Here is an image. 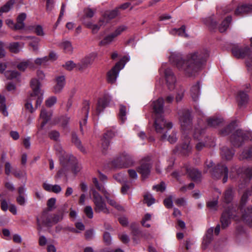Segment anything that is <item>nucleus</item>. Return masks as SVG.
I'll list each match as a JSON object with an SVG mask.
<instances>
[{
    "mask_svg": "<svg viewBox=\"0 0 252 252\" xmlns=\"http://www.w3.org/2000/svg\"><path fill=\"white\" fill-rule=\"evenodd\" d=\"M208 56V52L196 51L188 54L185 59L176 52H171L169 57V61L174 63L177 68L183 71L187 76H191L202 68Z\"/></svg>",
    "mask_w": 252,
    "mask_h": 252,
    "instance_id": "f257e3e1",
    "label": "nucleus"
},
{
    "mask_svg": "<svg viewBox=\"0 0 252 252\" xmlns=\"http://www.w3.org/2000/svg\"><path fill=\"white\" fill-rule=\"evenodd\" d=\"M180 115L181 130L185 140L181 146L177 147V150L183 155H186L191 150V146L189 145V138L187 135L191 128L190 115L188 111H185Z\"/></svg>",
    "mask_w": 252,
    "mask_h": 252,
    "instance_id": "f03ea898",
    "label": "nucleus"
},
{
    "mask_svg": "<svg viewBox=\"0 0 252 252\" xmlns=\"http://www.w3.org/2000/svg\"><path fill=\"white\" fill-rule=\"evenodd\" d=\"M173 126L172 123L165 120L162 116H157L155 121V130L160 136L162 140H167L170 143L176 142L177 137L176 132L173 131L169 135H167L169 130Z\"/></svg>",
    "mask_w": 252,
    "mask_h": 252,
    "instance_id": "7ed1b4c3",
    "label": "nucleus"
},
{
    "mask_svg": "<svg viewBox=\"0 0 252 252\" xmlns=\"http://www.w3.org/2000/svg\"><path fill=\"white\" fill-rule=\"evenodd\" d=\"M159 72L160 73H164L166 84L169 90L172 91L175 88L177 89L176 100L177 102L181 101L184 96V89L180 87H178L176 84V77L171 69L166 68V64H164L160 68Z\"/></svg>",
    "mask_w": 252,
    "mask_h": 252,
    "instance_id": "20e7f679",
    "label": "nucleus"
},
{
    "mask_svg": "<svg viewBox=\"0 0 252 252\" xmlns=\"http://www.w3.org/2000/svg\"><path fill=\"white\" fill-rule=\"evenodd\" d=\"M40 83L38 80L35 78L32 79L31 81V87L32 90V93L30 94V97L28 98L27 102L25 104L26 108L30 112L34 111L32 100H36V107L40 106L43 99V91L40 89Z\"/></svg>",
    "mask_w": 252,
    "mask_h": 252,
    "instance_id": "39448f33",
    "label": "nucleus"
},
{
    "mask_svg": "<svg viewBox=\"0 0 252 252\" xmlns=\"http://www.w3.org/2000/svg\"><path fill=\"white\" fill-rule=\"evenodd\" d=\"M232 54L237 58H247L246 65L249 71L252 72V51L248 46L245 47L234 45L232 49Z\"/></svg>",
    "mask_w": 252,
    "mask_h": 252,
    "instance_id": "423d86ee",
    "label": "nucleus"
},
{
    "mask_svg": "<svg viewBox=\"0 0 252 252\" xmlns=\"http://www.w3.org/2000/svg\"><path fill=\"white\" fill-rule=\"evenodd\" d=\"M236 210L232 205H229L221 215L220 222L221 227L225 229L231 223V219L237 222L240 221L239 216L236 212Z\"/></svg>",
    "mask_w": 252,
    "mask_h": 252,
    "instance_id": "0eeeda50",
    "label": "nucleus"
},
{
    "mask_svg": "<svg viewBox=\"0 0 252 252\" xmlns=\"http://www.w3.org/2000/svg\"><path fill=\"white\" fill-rule=\"evenodd\" d=\"M93 194V201L94 204V209L96 213L103 212L105 214L110 213V210L102 196L95 189H92Z\"/></svg>",
    "mask_w": 252,
    "mask_h": 252,
    "instance_id": "6e6552de",
    "label": "nucleus"
},
{
    "mask_svg": "<svg viewBox=\"0 0 252 252\" xmlns=\"http://www.w3.org/2000/svg\"><path fill=\"white\" fill-rule=\"evenodd\" d=\"M247 138L252 140V131L244 132L237 130L232 136L231 142L234 146L239 147Z\"/></svg>",
    "mask_w": 252,
    "mask_h": 252,
    "instance_id": "1a4fd4ad",
    "label": "nucleus"
},
{
    "mask_svg": "<svg viewBox=\"0 0 252 252\" xmlns=\"http://www.w3.org/2000/svg\"><path fill=\"white\" fill-rule=\"evenodd\" d=\"M240 209L241 213L240 221H243L247 226L252 227V206L241 207Z\"/></svg>",
    "mask_w": 252,
    "mask_h": 252,
    "instance_id": "9d476101",
    "label": "nucleus"
},
{
    "mask_svg": "<svg viewBox=\"0 0 252 252\" xmlns=\"http://www.w3.org/2000/svg\"><path fill=\"white\" fill-rule=\"evenodd\" d=\"M213 177L215 179H220L223 176V183H225L228 179V169L225 165L220 164L218 165L214 173H212Z\"/></svg>",
    "mask_w": 252,
    "mask_h": 252,
    "instance_id": "9b49d317",
    "label": "nucleus"
},
{
    "mask_svg": "<svg viewBox=\"0 0 252 252\" xmlns=\"http://www.w3.org/2000/svg\"><path fill=\"white\" fill-rule=\"evenodd\" d=\"M96 55L95 53H91L83 58L81 61L77 63V69L82 71L91 65L94 60Z\"/></svg>",
    "mask_w": 252,
    "mask_h": 252,
    "instance_id": "f8f14e48",
    "label": "nucleus"
},
{
    "mask_svg": "<svg viewBox=\"0 0 252 252\" xmlns=\"http://www.w3.org/2000/svg\"><path fill=\"white\" fill-rule=\"evenodd\" d=\"M130 160V156L126 153H124L120 158L113 161L112 164L115 167L121 168L128 166Z\"/></svg>",
    "mask_w": 252,
    "mask_h": 252,
    "instance_id": "ddd939ff",
    "label": "nucleus"
},
{
    "mask_svg": "<svg viewBox=\"0 0 252 252\" xmlns=\"http://www.w3.org/2000/svg\"><path fill=\"white\" fill-rule=\"evenodd\" d=\"M151 168V163L150 158H148L142 160L141 165L138 167L137 170L143 177L146 178L149 175Z\"/></svg>",
    "mask_w": 252,
    "mask_h": 252,
    "instance_id": "4468645a",
    "label": "nucleus"
},
{
    "mask_svg": "<svg viewBox=\"0 0 252 252\" xmlns=\"http://www.w3.org/2000/svg\"><path fill=\"white\" fill-rule=\"evenodd\" d=\"M121 63H117L115 66L108 72L107 79L109 82L113 83H114L118 76L119 71L123 69L125 64H122L120 66Z\"/></svg>",
    "mask_w": 252,
    "mask_h": 252,
    "instance_id": "2eb2a0df",
    "label": "nucleus"
},
{
    "mask_svg": "<svg viewBox=\"0 0 252 252\" xmlns=\"http://www.w3.org/2000/svg\"><path fill=\"white\" fill-rule=\"evenodd\" d=\"M252 11V4L240 3L235 10L234 14L237 16H242Z\"/></svg>",
    "mask_w": 252,
    "mask_h": 252,
    "instance_id": "dca6fc26",
    "label": "nucleus"
},
{
    "mask_svg": "<svg viewBox=\"0 0 252 252\" xmlns=\"http://www.w3.org/2000/svg\"><path fill=\"white\" fill-rule=\"evenodd\" d=\"M111 100V97L107 94L99 98L97 101L96 111L97 114L100 113L107 107Z\"/></svg>",
    "mask_w": 252,
    "mask_h": 252,
    "instance_id": "f3484780",
    "label": "nucleus"
},
{
    "mask_svg": "<svg viewBox=\"0 0 252 252\" xmlns=\"http://www.w3.org/2000/svg\"><path fill=\"white\" fill-rule=\"evenodd\" d=\"M52 115L51 112H47L44 108L41 109L39 119L40 122L39 129H42L44 127L45 124L50 120Z\"/></svg>",
    "mask_w": 252,
    "mask_h": 252,
    "instance_id": "a211bd4d",
    "label": "nucleus"
},
{
    "mask_svg": "<svg viewBox=\"0 0 252 252\" xmlns=\"http://www.w3.org/2000/svg\"><path fill=\"white\" fill-rule=\"evenodd\" d=\"M214 229L213 227H211L209 228L203 237L202 243V248L203 250H206L212 242L213 240V234Z\"/></svg>",
    "mask_w": 252,
    "mask_h": 252,
    "instance_id": "6ab92c4d",
    "label": "nucleus"
},
{
    "mask_svg": "<svg viewBox=\"0 0 252 252\" xmlns=\"http://www.w3.org/2000/svg\"><path fill=\"white\" fill-rule=\"evenodd\" d=\"M242 172L243 173V178L244 175L247 179L245 180V184H244V179L243 181L239 184V188H243L244 187L245 184L247 183L252 177V167H243L241 169Z\"/></svg>",
    "mask_w": 252,
    "mask_h": 252,
    "instance_id": "aec40b11",
    "label": "nucleus"
},
{
    "mask_svg": "<svg viewBox=\"0 0 252 252\" xmlns=\"http://www.w3.org/2000/svg\"><path fill=\"white\" fill-rule=\"evenodd\" d=\"M56 84L54 87V92L58 94L63 90L65 83L64 76H60L56 78Z\"/></svg>",
    "mask_w": 252,
    "mask_h": 252,
    "instance_id": "412c9836",
    "label": "nucleus"
},
{
    "mask_svg": "<svg viewBox=\"0 0 252 252\" xmlns=\"http://www.w3.org/2000/svg\"><path fill=\"white\" fill-rule=\"evenodd\" d=\"M63 213L54 214L51 218L47 219L44 223L47 226H51L53 224L57 223L59 221H61L63 219Z\"/></svg>",
    "mask_w": 252,
    "mask_h": 252,
    "instance_id": "4be33fe9",
    "label": "nucleus"
},
{
    "mask_svg": "<svg viewBox=\"0 0 252 252\" xmlns=\"http://www.w3.org/2000/svg\"><path fill=\"white\" fill-rule=\"evenodd\" d=\"M102 193L103 194L105 198L106 199L107 203L119 211L123 210V207L120 205H119L114 199L110 197V194L106 190Z\"/></svg>",
    "mask_w": 252,
    "mask_h": 252,
    "instance_id": "5701e85b",
    "label": "nucleus"
},
{
    "mask_svg": "<svg viewBox=\"0 0 252 252\" xmlns=\"http://www.w3.org/2000/svg\"><path fill=\"white\" fill-rule=\"evenodd\" d=\"M60 46L65 53L71 54L73 52V48L70 41L63 40L60 43Z\"/></svg>",
    "mask_w": 252,
    "mask_h": 252,
    "instance_id": "b1692460",
    "label": "nucleus"
},
{
    "mask_svg": "<svg viewBox=\"0 0 252 252\" xmlns=\"http://www.w3.org/2000/svg\"><path fill=\"white\" fill-rule=\"evenodd\" d=\"M187 173L188 176L194 181H197L200 178L201 174L196 169L191 167L187 168Z\"/></svg>",
    "mask_w": 252,
    "mask_h": 252,
    "instance_id": "393cba45",
    "label": "nucleus"
},
{
    "mask_svg": "<svg viewBox=\"0 0 252 252\" xmlns=\"http://www.w3.org/2000/svg\"><path fill=\"white\" fill-rule=\"evenodd\" d=\"M163 99L158 98L157 101L153 102V109L157 115H160L163 112Z\"/></svg>",
    "mask_w": 252,
    "mask_h": 252,
    "instance_id": "a878e982",
    "label": "nucleus"
},
{
    "mask_svg": "<svg viewBox=\"0 0 252 252\" xmlns=\"http://www.w3.org/2000/svg\"><path fill=\"white\" fill-rule=\"evenodd\" d=\"M237 100L239 105L243 106L248 102V95L245 92L240 91L237 95Z\"/></svg>",
    "mask_w": 252,
    "mask_h": 252,
    "instance_id": "bb28decb",
    "label": "nucleus"
},
{
    "mask_svg": "<svg viewBox=\"0 0 252 252\" xmlns=\"http://www.w3.org/2000/svg\"><path fill=\"white\" fill-rule=\"evenodd\" d=\"M106 23H105V22L102 19L100 20L99 22V25L93 24L91 23L84 22V24L86 25V26L87 28L91 29L93 33L97 32L99 30L101 26L104 25Z\"/></svg>",
    "mask_w": 252,
    "mask_h": 252,
    "instance_id": "cd10ccee",
    "label": "nucleus"
},
{
    "mask_svg": "<svg viewBox=\"0 0 252 252\" xmlns=\"http://www.w3.org/2000/svg\"><path fill=\"white\" fill-rule=\"evenodd\" d=\"M190 94L193 100L194 101L197 100L200 94V85L199 83H196L191 87Z\"/></svg>",
    "mask_w": 252,
    "mask_h": 252,
    "instance_id": "c85d7f7f",
    "label": "nucleus"
},
{
    "mask_svg": "<svg viewBox=\"0 0 252 252\" xmlns=\"http://www.w3.org/2000/svg\"><path fill=\"white\" fill-rule=\"evenodd\" d=\"M170 34L173 35H178L184 37H188L189 35L186 32V28L185 26H182L180 29H174L170 32Z\"/></svg>",
    "mask_w": 252,
    "mask_h": 252,
    "instance_id": "c756f323",
    "label": "nucleus"
},
{
    "mask_svg": "<svg viewBox=\"0 0 252 252\" xmlns=\"http://www.w3.org/2000/svg\"><path fill=\"white\" fill-rule=\"evenodd\" d=\"M31 41L29 42V46L32 48L34 52L39 51L40 39L36 37H31Z\"/></svg>",
    "mask_w": 252,
    "mask_h": 252,
    "instance_id": "7c9ffc66",
    "label": "nucleus"
},
{
    "mask_svg": "<svg viewBox=\"0 0 252 252\" xmlns=\"http://www.w3.org/2000/svg\"><path fill=\"white\" fill-rule=\"evenodd\" d=\"M231 21V17L227 16L221 22V24L219 27V30L220 32H224L226 31L229 27V24Z\"/></svg>",
    "mask_w": 252,
    "mask_h": 252,
    "instance_id": "2f4dec72",
    "label": "nucleus"
},
{
    "mask_svg": "<svg viewBox=\"0 0 252 252\" xmlns=\"http://www.w3.org/2000/svg\"><path fill=\"white\" fill-rule=\"evenodd\" d=\"M234 155V152L230 150L227 147H223L221 149V155L222 158L226 159V160L231 159Z\"/></svg>",
    "mask_w": 252,
    "mask_h": 252,
    "instance_id": "473e14b6",
    "label": "nucleus"
},
{
    "mask_svg": "<svg viewBox=\"0 0 252 252\" xmlns=\"http://www.w3.org/2000/svg\"><path fill=\"white\" fill-rule=\"evenodd\" d=\"M24 44H20L19 42H12L9 44L7 48L9 50L13 53H18L20 49L23 48Z\"/></svg>",
    "mask_w": 252,
    "mask_h": 252,
    "instance_id": "72a5a7b5",
    "label": "nucleus"
},
{
    "mask_svg": "<svg viewBox=\"0 0 252 252\" xmlns=\"http://www.w3.org/2000/svg\"><path fill=\"white\" fill-rule=\"evenodd\" d=\"M83 110L84 111L85 114V118L82 121H80V128L81 131L83 130V126L85 125L87 122L89 110V103L88 102H86L85 105L83 107Z\"/></svg>",
    "mask_w": 252,
    "mask_h": 252,
    "instance_id": "f704fd0d",
    "label": "nucleus"
},
{
    "mask_svg": "<svg viewBox=\"0 0 252 252\" xmlns=\"http://www.w3.org/2000/svg\"><path fill=\"white\" fill-rule=\"evenodd\" d=\"M26 14L25 13L20 14L17 18V24L16 29H22L24 27V21L26 18Z\"/></svg>",
    "mask_w": 252,
    "mask_h": 252,
    "instance_id": "c9c22d12",
    "label": "nucleus"
},
{
    "mask_svg": "<svg viewBox=\"0 0 252 252\" xmlns=\"http://www.w3.org/2000/svg\"><path fill=\"white\" fill-rule=\"evenodd\" d=\"M118 14V11L117 9L107 12L105 13L102 19L106 23L108 22V20L115 18Z\"/></svg>",
    "mask_w": 252,
    "mask_h": 252,
    "instance_id": "e433bc0d",
    "label": "nucleus"
},
{
    "mask_svg": "<svg viewBox=\"0 0 252 252\" xmlns=\"http://www.w3.org/2000/svg\"><path fill=\"white\" fill-rule=\"evenodd\" d=\"M33 66L32 62L30 60L22 62L17 65L18 69L22 71H24L27 68H32Z\"/></svg>",
    "mask_w": 252,
    "mask_h": 252,
    "instance_id": "4c0bfd02",
    "label": "nucleus"
},
{
    "mask_svg": "<svg viewBox=\"0 0 252 252\" xmlns=\"http://www.w3.org/2000/svg\"><path fill=\"white\" fill-rule=\"evenodd\" d=\"M116 38L115 35L113 32L111 33L106 35L100 42V44L102 45H106L109 44L113 41L115 38Z\"/></svg>",
    "mask_w": 252,
    "mask_h": 252,
    "instance_id": "58836bf2",
    "label": "nucleus"
},
{
    "mask_svg": "<svg viewBox=\"0 0 252 252\" xmlns=\"http://www.w3.org/2000/svg\"><path fill=\"white\" fill-rule=\"evenodd\" d=\"M72 142L82 152L84 153H86L85 149L81 144V141L79 139L76 134H73L72 135Z\"/></svg>",
    "mask_w": 252,
    "mask_h": 252,
    "instance_id": "ea45409f",
    "label": "nucleus"
},
{
    "mask_svg": "<svg viewBox=\"0 0 252 252\" xmlns=\"http://www.w3.org/2000/svg\"><path fill=\"white\" fill-rule=\"evenodd\" d=\"M15 3V0H9L5 5L2 6L0 9V15L3 12H8Z\"/></svg>",
    "mask_w": 252,
    "mask_h": 252,
    "instance_id": "a19ab883",
    "label": "nucleus"
},
{
    "mask_svg": "<svg viewBox=\"0 0 252 252\" xmlns=\"http://www.w3.org/2000/svg\"><path fill=\"white\" fill-rule=\"evenodd\" d=\"M233 198V191L231 189H228L226 190L224 195V200L226 203H229Z\"/></svg>",
    "mask_w": 252,
    "mask_h": 252,
    "instance_id": "79ce46f5",
    "label": "nucleus"
},
{
    "mask_svg": "<svg viewBox=\"0 0 252 252\" xmlns=\"http://www.w3.org/2000/svg\"><path fill=\"white\" fill-rule=\"evenodd\" d=\"M126 112L127 109L126 107L123 105H121L120 107L119 117L123 123H124L126 119Z\"/></svg>",
    "mask_w": 252,
    "mask_h": 252,
    "instance_id": "37998d69",
    "label": "nucleus"
},
{
    "mask_svg": "<svg viewBox=\"0 0 252 252\" xmlns=\"http://www.w3.org/2000/svg\"><path fill=\"white\" fill-rule=\"evenodd\" d=\"M19 75L20 74L16 71H7L5 73V77L8 79L17 78Z\"/></svg>",
    "mask_w": 252,
    "mask_h": 252,
    "instance_id": "c03bdc74",
    "label": "nucleus"
},
{
    "mask_svg": "<svg viewBox=\"0 0 252 252\" xmlns=\"http://www.w3.org/2000/svg\"><path fill=\"white\" fill-rule=\"evenodd\" d=\"M144 201L149 206L155 203V199L150 193H147L144 195Z\"/></svg>",
    "mask_w": 252,
    "mask_h": 252,
    "instance_id": "a18cd8bd",
    "label": "nucleus"
},
{
    "mask_svg": "<svg viewBox=\"0 0 252 252\" xmlns=\"http://www.w3.org/2000/svg\"><path fill=\"white\" fill-rule=\"evenodd\" d=\"M34 32L38 36H43L45 33L43 27L40 25H36L34 27Z\"/></svg>",
    "mask_w": 252,
    "mask_h": 252,
    "instance_id": "49530a36",
    "label": "nucleus"
},
{
    "mask_svg": "<svg viewBox=\"0 0 252 252\" xmlns=\"http://www.w3.org/2000/svg\"><path fill=\"white\" fill-rule=\"evenodd\" d=\"M84 213L89 219H92L94 216L93 210L91 206H87L84 210Z\"/></svg>",
    "mask_w": 252,
    "mask_h": 252,
    "instance_id": "de8ad7c7",
    "label": "nucleus"
},
{
    "mask_svg": "<svg viewBox=\"0 0 252 252\" xmlns=\"http://www.w3.org/2000/svg\"><path fill=\"white\" fill-rule=\"evenodd\" d=\"M57 98L56 96H51L46 100V105L47 107H51L57 102Z\"/></svg>",
    "mask_w": 252,
    "mask_h": 252,
    "instance_id": "09e8293b",
    "label": "nucleus"
},
{
    "mask_svg": "<svg viewBox=\"0 0 252 252\" xmlns=\"http://www.w3.org/2000/svg\"><path fill=\"white\" fill-rule=\"evenodd\" d=\"M63 67L68 70H71L75 67L77 68V63H75L72 61H69L65 63Z\"/></svg>",
    "mask_w": 252,
    "mask_h": 252,
    "instance_id": "8fccbe9b",
    "label": "nucleus"
},
{
    "mask_svg": "<svg viewBox=\"0 0 252 252\" xmlns=\"http://www.w3.org/2000/svg\"><path fill=\"white\" fill-rule=\"evenodd\" d=\"M49 61L48 56H45L42 58H37L35 60L34 63L38 65L45 64Z\"/></svg>",
    "mask_w": 252,
    "mask_h": 252,
    "instance_id": "3c124183",
    "label": "nucleus"
},
{
    "mask_svg": "<svg viewBox=\"0 0 252 252\" xmlns=\"http://www.w3.org/2000/svg\"><path fill=\"white\" fill-rule=\"evenodd\" d=\"M208 124L211 126H215L221 123V120L218 118H210L208 120Z\"/></svg>",
    "mask_w": 252,
    "mask_h": 252,
    "instance_id": "603ef678",
    "label": "nucleus"
},
{
    "mask_svg": "<svg viewBox=\"0 0 252 252\" xmlns=\"http://www.w3.org/2000/svg\"><path fill=\"white\" fill-rule=\"evenodd\" d=\"M93 182L94 184V186L96 188V189L100 191L101 192L103 193L104 192L106 189L104 188V187L102 185H100L98 184L97 179L96 178L94 177L93 178Z\"/></svg>",
    "mask_w": 252,
    "mask_h": 252,
    "instance_id": "864d4df0",
    "label": "nucleus"
},
{
    "mask_svg": "<svg viewBox=\"0 0 252 252\" xmlns=\"http://www.w3.org/2000/svg\"><path fill=\"white\" fill-rule=\"evenodd\" d=\"M247 232V229L244 226L241 224H238L236 226V233L238 235L245 234Z\"/></svg>",
    "mask_w": 252,
    "mask_h": 252,
    "instance_id": "5fc2aeb1",
    "label": "nucleus"
},
{
    "mask_svg": "<svg viewBox=\"0 0 252 252\" xmlns=\"http://www.w3.org/2000/svg\"><path fill=\"white\" fill-rule=\"evenodd\" d=\"M241 157L242 158H252V147L243 152Z\"/></svg>",
    "mask_w": 252,
    "mask_h": 252,
    "instance_id": "6e6d98bb",
    "label": "nucleus"
},
{
    "mask_svg": "<svg viewBox=\"0 0 252 252\" xmlns=\"http://www.w3.org/2000/svg\"><path fill=\"white\" fill-rule=\"evenodd\" d=\"M127 28L125 25H122L118 27L116 30L113 32L116 37L120 35L123 32L126 30Z\"/></svg>",
    "mask_w": 252,
    "mask_h": 252,
    "instance_id": "4d7b16f0",
    "label": "nucleus"
},
{
    "mask_svg": "<svg viewBox=\"0 0 252 252\" xmlns=\"http://www.w3.org/2000/svg\"><path fill=\"white\" fill-rule=\"evenodd\" d=\"M56 200L55 198H51L47 201V206L49 210H52L54 209Z\"/></svg>",
    "mask_w": 252,
    "mask_h": 252,
    "instance_id": "13d9d810",
    "label": "nucleus"
},
{
    "mask_svg": "<svg viewBox=\"0 0 252 252\" xmlns=\"http://www.w3.org/2000/svg\"><path fill=\"white\" fill-rule=\"evenodd\" d=\"M164 204L167 208H171L173 206L172 196H170L164 200Z\"/></svg>",
    "mask_w": 252,
    "mask_h": 252,
    "instance_id": "bf43d9fd",
    "label": "nucleus"
},
{
    "mask_svg": "<svg viewBox=\"0 0 252 252\" xmlns=\"http://www.w3.org/2000/svg\"><path fill=\"white\" fill-rule=\"evenodd\" d=\"M204 23L207 26H210L212 28H214L217 25V22L213 20L211 18H209L206 20H204Z\"/></svg>",
    "mask_w": 252,
    "mask_h": 252,
    "instance_id": "052dcab7",
    "label": "nucleus"
},
{
    "mask_svg": "<svg viewBox=\"0 0 252 252\" xmlns=\"http://www.w3.org/2000/svg\"><path fill=\"white\" fill-rule=\"evenodd\" d=\"M16 201L21 206H24L26 204V200L24 195H18L16 198Z\"/></svg>",
    "mask_w": 252,
    "mask_h": 252,
    "instance_id": "680f3d73",
    "label": "nucleus"
},
{
    "mask_svg": "<svg viewBox=\"0 0 252 252\" xmlns=\"http://www.w3.org/2000/svg\"><path fill=\"white\" fill-rule=\"evenodd\" d=\"M75 226L76 229L79 231V233L84 231L85 229V225L81 221H77L75 222Z\"/></svg>",
    "mask_w": 252,
    "mask_h": 252,
    "instance_id": "e2e57ef3",
    "label": "nucleus"
},
{
    "mask_svg": "<svg viewBox=\"0 0 252 252\" xmlns=\"http://www.w3.org/2000/svg\"><path fill=\"white\" fill-rule=\"evenodd\" d=\"M5 24L11 29L16 30V24H15L13 20L10 19H7L5 20Z\"/></svg>",
    "mask_w": 252,
    "mask_h": 252,
    "instance_id": "0e129e2a",
    "label": "nucleus"
},
{
    "mask_svg": "<svg viewBox=\"0 0 252 252\" xmlns=\"http://www.w3.org/2000/svg\"><path fill=\"white\" fill-rule=\"evenodd\" d=\"M60 136L59 133L57 131H52L49 133V137L51 139L57 140Z\"/></svg>",
    "mask_w": 252,
    "mask_h": 252,
    "instance_id": "69168bd1",
    "label": "nucleus"
},
{
    "mask_svg": "<svg viewBox=\"0 0 252 252\" xmlns=\"http://www.w3.org/2000/svg\"><path fill=\"white\" fill-rule=\"evenodd\" d=\"M119 236L121 241L124 243H127L129 241L128 236L126 234H120Z\"/></svg>",
    "mask_w": 252,
    "mask_h": 252,
    "instance_id": "338daca9",
    "label": "nucleus"
},
{
    "mask_svg": "<svg viewBox=\"0 0 252 252\" xmlns=\"http://www.w3.org/2000/svg\"><path fill=\"white\" fill-rule=\"evenodd\" d=\"M94 13V11L92 9L87 8L85 10V15L87 18H92Z\"/></svg>",
    "mask_w": 252,
    "mask_h": 252,
    "instance_id": "774afa93",
    "label": "nucleus"
}]
</instances>
